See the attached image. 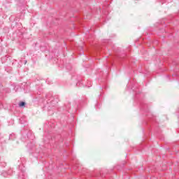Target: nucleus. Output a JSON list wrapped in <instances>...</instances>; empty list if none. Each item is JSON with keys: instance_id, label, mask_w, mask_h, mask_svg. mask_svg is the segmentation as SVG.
<instances>
[{"instance_id": "obj_1", "label": "nucleus", "mask_w": 179, "mask_h": 179, "mask_svg": "<svg viewBox=\"0 0 179 179\" xmlns=\"http://www.w3.org/2000/svg\"><path fill=\"white\" fill-rule=\"evenodd\" d=\"M24 177H26V175H24V172H21L20 173L18 179H26Z\"/></svg>"}, {"instance_id": "obj_3", "label": "nucleus", "mask_w": 179, "mask_h": 179, "mask_svg": "<svg viewBox=\"0 0 179 179\" xmlns=\"http://www.w3.org/2000/svg\"><path fill=\"white\" fill-rule=\"evenodd\" d=\"M13 137L15 138V134H12L9 136V139L13 140Z\"/></svg>"}, {"instance_id": "obj_4", "label": "nucleus", "mask_w": 179, "mask_h": 179, "mask_svg": "<svg viewBox=\"0 0 179 179\" xmlns=\"http://www.w3.org/2000/svg\"><path fill=\"white\" fill-rule=\"evenodd\" d=\"M27 61L25 62V64H27Z\"/></svg>"}, {"instance_id": "obj_2", "label": "nucleus", "mask_w": 179, "mask_h": 179, "mask_svg": "<svg viewBox=\"0 0 179 179\" xmlns=\"http://www.w3.org/2000/svg\"><path fill=\"white\" fill-rule=\"evenodd\" d=\"M24 106H26V103L24 101H22L19 103L20 107H24Z\"/></svg>"}, {"instance_id": "obj_5", "label": "nucleus", "mask_w": 179, "mask_h": 179, "mask_svg": "<svg viewBox=\"0 0 179 179\" xmlns=\"http://www.w3.org/2000/svg\"><path fill=\"white\" fill-rule=\"evenodd\" d=\"M17 1H20V0H17Z\"/></svg>"}]
</instances>
